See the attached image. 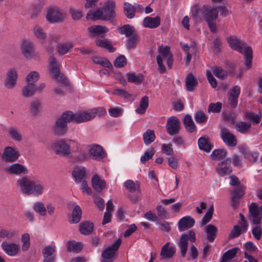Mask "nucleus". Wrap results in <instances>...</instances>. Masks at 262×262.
<instances>
[{
	"mask_svg": "<svg viewBox=\"0 0 262 262\" xmlns=\"http://www.w3.org/2000/svg\"><path fill=\"white\" fill-rule=\"evenodd\" d=\"M15 185L21 193L28 195L39 196L45 190L43 184L35 182L28 176L19 178L17 180Z\"/></svg>",
	"mask_w": 262,
	"mask_h": 262,
	"instance_id": "obj_1",
	"label": "nucleus"
},
{
	"mask_svg": "<svg viewBox=\"0 0 262 262\" xmlns=\"http://www.w3.org/2000/svg\"><path fill=\"white\" fill-rule=\"evenodd\" d=\"M80 144L75 140L62 139L52 143L51 149L55 154L64 157L72 156L73 152H78Z\"/></svg>",
	"mask_w": 262,
	"mask_h": 262,
	"instance_id": "obj_2",
	"label": "nucleus"
},
{
	"mask_svg": "<svg viewBox=\"0 0 262 262\" xmlns=\"http://www.w3.org/2000/svg\"><path fill=\"white\" fill-rule=\"evenodd\" d=\"M227 41L231 49L236 50L244 55L245 65L248 68H250L252 59V50L250 46H248L244 41L239 39L230 37Z\"/></svg>",
	"mask_w": 262,
	"mask_h": 262,
	"instance_id": "obj_3",
	"label": "nucleus"
},
{
	"mask_svg": "<svg viewBox=\"0 0 262 262\" xmlns=\"http://www.w3.org/2000/svg\"><path fill=\"white\" fill-rule=\"evenodd\" d=\"M74 119V114L71 111H67L63 113L58 118L52 128L53 133L59 136H64L68 131L67 123Z\"/></svg>",
	"mask_w": 262,
	"mask_h": 262,
	"instance_id": "obj_4",
	"label": "nucleus"
},
{
	"mask_svg": "<svg viewBox=\"0 0 262 262\" xmlns=\"http://www.w3.org/2000/svg\"><path fill=\"white\" fill-rule=\"evenodd\" d=\"M188 241L191 243H194L196 241L195 233L193 230H189L187 233H182L179 239L178 246L180 249L181 257L182 258L186 256Z\"/></svg>",
	"mask_w": 262,
	"mask_h": 262,
	"instance_id": "obj_5",
	"label": "nucleus"
},
{
	"mask_svg": "<svg viewBox=\"0 0 262 262\" xmlns=\"http://www.w3.org/2000/svg\"><path fill=\"white\" fill-rule=\"evenodd\" d=\"M66 14L58 6H51L48 8L46 19L50 23H59L64 21Z\"/></svg>",
	"mask_w": 262,
	"mask_h": 262,
	"instance_id": "obj_6",
	"label": "nucleus"
},
{
	"mask_svg": "<svg viewBox=\"0 0 262 262\" xmlns=\"http://www.w3.org/2000/svg\"><path fill=\"white\" fill-rule=\"evenodd\" d=\"M115 3L113 1H107L101 9H99V20H108L116 16L114 10Z\"/></svg>",
	"mask_w": 262,
	"mask_h": 262,
	"instance_id": "obj_7",
	"label": "nucleus"
},
{
	"mask_svg": "<svg viewBox=\"0 0 262 262\" xmlns=\"http://www.w3.org/2000/svg\"><path fill=\"white\" fill-rule=\"evenodd\" d=\"M21 53L26 59H39V53L35 51L34 43L28 40L23 41L21 45Z\"/></svg>",
	"mask_w": 262,
	"mask_h": 262,
	"instance_id": "obj_8",
	"label": "nucleus"
},
{
	"mask_svg": "<svg viewBox=\"0 0 262 262\" xmlns=\"http://www.w3.org/2000/svg\"><path fill=\"white\" fill-rule=\"evenodd\" d=\"M249 210V219L251 223L253 225L260 224L262 219V206H259L257 203H252Z\"/></svg>",
	"mask_w": 262,
	"mask_h": 262,
	"instance_id": "obj_9",
	"label": "nucleus"
},
{
	"mask_svg": "<svg viewBox=\"0 0 262 262\" xmlns=\"http://www.w3.org/2000/svg\"><path fill=\"white\" fill-rule=\"evenodd\" d=\"M3 170L9 175H25L29 172L26 166L18 163H12L4 167Z\"/></svg>",
	"mask_w": 262,
	"mask_h": 262,
	"instance_id": "obj_10",
	"label": "nucleus"
},
{
	"mask_svg": "<svg viewBox=\"0 0 262 262\" xmlns=\"http://www.w3.org/2000/svg\"><path fill=\"white\" fill-rule=\"evenodd\" d=\"M20 155L18 150L13 147L6 146L4 148L2 159L7 163H13L19 158Z\"/></svg>",
	"mask_w": 262,
	"mask_h": 262,
	"instance_id": "obj_11",
	"label": "nucleus"
},
{
	"mask_svg": "<svg viewBox=\"0 0 262 262\" xmlns=\"http://www.w3.org/2000/svg\"><path fill=\"white\" fill-rule=\"evenodd\" d=\"M180 121L177 117L171 116L168 118L166 125V131L170 136H176L179 134Z\"/></svg>",
	"mask_w": 262,
	"mask_h": 262,
	"instance_id": "obj_12",
	"label": "nucleus"
},
{
	"mask_svg": "<svg viewBox=\"0 0 262 262\" xmlns=\"http://www.w3.org/2000/svg\"><path fill=\"white\" fill-rule=\"evenodd\" d=\"M201 14L206 22L215 20L217 18V8H211L208 5H203L201 10Z\"/></svg>",
	"mask_w": 262,
	"mask_h": 262,
	"instance_id": "obj_13",
	"label": "nucleus"
},
{
	"mask_svg": "<svg viewBox=\"0 0 262 262\" xmlns=\"http://www.w3.org/2000/svg\"><path fill=\"white\" fill-rule=\"evenodd\" d=\"M98 112V110L97 108H94L91 110L76 113L74 114L73 120L77 123L89 121L94 118Z\"/></svg>",
	"mask_w": 262,
	"mask_h": 262,
	"instance_id": "obj_14",
	"label": "nucleus"
},
{
	"mask_svg": "<svg viewBox=\"0 0 262 262\" xmlns=\"http://www.w3.org/2000/svg\"><path fill=\"white\" fill-rule=\"evenodd\" d=\"M97 1L86 0L85 8L91 9L86 16L87 20H96L98 19V8L97 7Z\"/></svg>",
	"mask_w": 262,
	"mask_h": 262,
	"instance_id": "obj_15",
	"label": "nucleus"
},
{
	"mask_svg": "<svg viewBox=\"0 0 262 262\" xmlns=\"http://www.w3.org/2000/svg\"><path fill=\"white\" fill-rule=\"evenodd\" d=\"M220 136L227 146L234 147L237 145V141L235 135L227 128L224 127L221 129Z\"/></svg>",
	"mask_w": 262,
	"mask_h": 262,
	"instance_id": "obj_16",
	"label": "nucleus"
},
{
	"mask_svg": "<svg viewBox=\"0 0 262 262\" xmlns=\"http://www.w3.org/2000/svg\"><path fill=\"white\" fill-rule=\"evenodd\" d=\"M159 52L160 55L157 56V61L161 73H163L165 72L166 69L163 63L161 56L164 58H167L171 54H170V48L167 46L160 47L159 48Z\"/></svg>",
	"mask_w": 262,
	"mask_h": 262,
	"instance_id": "obj_17",
	"label": "nucleus"
},
{
	"mask_svg": "<svg viewBox=\"0 0 262 262\" xmlns=\"http://www.w3.org/2000/svg\"><path fill=\"white\" fill-rule=\"evenodd\" d=\"M231 160L230 158L226 159L220 163L216 170L218 174L221 176H224L226 174H229L232 172V168L230 166Z\"/></svg>",
	"mask_w": 262,
	"mask_h": 262,
	"instance_id": "obj_18",
	"label": "nucleus"
},
{
	"mask_svg": "<svg viewBox=\"0 0 262 262\" xmlns=\"http://www.w3.org/2000/svg\"><path fill=\"white\" fill-rule=\"evenodd\" d=\"M49 63L50 72L52 74L53 77L57 80H60V78L62 76L60 75L59 65L56 59L54 56H51L49 58Z\"/></svg>",
	"mask_w": 262,
	"mask_h": 262,
	"instance_id": "obj_19",
	"label": "nucleus"
},
{
	"mask_svg": "<svg viewBox=\"0 0 262 262\" xmlns=\"http://www.w3.org/2000/svg\"><path fill=\"white\" fill-rule=\"evenodd\" d=\"M121 244L120 239H117L112 245L106 248L102 253V258H113L116 254V251L120 247Z\"/></svg>",
	"mask_w": 262,
	"mask_h": 262,
	"instance_id": "obj_20",
	"label": "nucleus"
},
{
	"mask_svg": "<svg viewBox=\"0 0 262 262\" xmlns=\"http://www.w3.org/2000/svg\"><path fill=\"white\" fill-rule=\"evenodd\" d=\"M170 242H167L162 246L160 252L162 259H170L175 255L176 248L174 246L170 247Z\"/></svg>",
	"mask_w": 262,
	"mask_h": 262,
	"instance_id": "obj_21",
	"label": "nucleus"
},
{
	"mask_svg": "<svg viewBox=\"0 0 262 262\" xmlns=\"http://www.w3.org/2000/svg\"><path fill=\"white\" fill-rule=\"evenodd\" d=\"M195 223L194 220L190 216H186L181 219L178 222V228L183 231L191 228Z\"/></svg>",
	"mask_w": 262,
	"mask_h": 262,
	"instance_id": "obj_22",
	"label": "nucleus"
},
{
	"mask_svg": "<svg viewBox=\"0 0 262 262\" xmlns=\"http://www.w3.org/2000/svg\"><path fill=\"white\" fill-rule=\"evenodd\" d=\"M1 246L5 253L10 256H15L19 251V247L16 244L5 242L2 243Z\"/></svg>",
	"mask_w": 262,
	"mask_h": 262,
	"instance_id": "obj_23",
	"label": "nucleus"
},
{
	"mask_svg": "<svg viewBox=\"0 0 262 262\" xmlns=\"http://www.w3.org/2000/svg\"><path fill=\"white\" fill-rule=\"evenodd\" d=\"M160 23L161 19L158 16L155 17L146 16L144 18L142 25L145 28L154 29L158 27Z\"/></svg>",
	"mask_w": 262,
	"mask_h": 262,
	"instance_id": "obj_24",
	"label": "nucleus"
},
{
	"mask_svg": "<svg viewBox=\"0 0 262 262\" xmlns=\"http://www.w3.org/2000/svg\"><path fill=\"white\" fill-rule=\"evenodd\" d=\"M72 174L75 182L79 183L83 181L86 176V169L84 167L77 166L74 168Z\"/></svg>",
	"mask_w": 262,
	"mask_h": 262,
	"instance_id": "obj_25",
	"label": "nucleus"
},
{
	"mask_svg": "<svg viewBox=\"0 0 262 262\" xmlns=\"http://www.w3.org/2000/svg\"><path fill=\"white\" fill-rule=\"evenodd\" d=\"M17 78V72L14 69H11L9 70L5 82L6 86L8 89L13 88L16 83Z\"/></svg>",
	"mask_w": 262,
	"mask_h": 262,
	"instance_id": "obj_26",
	"label": "nucleus"
},
{
	"mask_svg": "<svg viewBox=\"0 0 262 262\" xmlns=\"http://www.w3.org/2000/svg\"><path fill=\"white\" fill-rule=\"evenodd\" d=\"M198 85V81L196 78L192 73H189L185 78L186 91L189 92H193L196 89Z\"/></svg>",
	"mask_w": 262,
	"mask_h": 262,
	"instance_id": "obj_27",
	"label": "nucleus"
},
{
	"mask_svg": "<svg viewBox=\"0 0 262 262\" xmlns=\"http://www.w3.org/2000/svg\"><path fill=\"white\" fill-rule=\"evenodd\" d=\"M244 194V188L242 186H237L234 189L232 194V206L234 208L237 207L239 200Z\"/></svg>",
	"mask_w": 262,
	"mask_h": 262,
	"instance_id": "obj_28",
	"label": "nucleus"
},
{
	"mask_svg": "<svg viewBox=\"0 0 262 262\" xmlns=\"http://www.w3.org/2000/svg\"><path fill=\"white\" fill-rule=\"evenodd\" d=\"M72 205L74 206V207L72 211V214L70 218L69 219V221L71 224L78 223L81 220L82 215V210L80 206L78 205H75V203H72Z\"/></svg>",
	"mask_w": 262,
	"mask_h": 262,
	"instance_id": "obj_29",
	"label": "nucleus"
},
{
	"mask_svg": "<svg viewBox=\"0 0 262 262\" xmlns=\"http://www.w3.org/2000/svg\"><path fill=\"white\" fill-rule=\"evenodd\" d=\"M93 229V223L89 221L81 222L79 226V231L83 235L91 234L92 233Z\"/></svg>",
	"mask_w": 262,
	"mask_h": 262,
	"instance_id": "obj_30",
	"label": "nucleus"
},
{
	"mask_svg": "<svg viewBox=\"0 0 262 262\" xmlns=\"http://www.w3.org/2000/svg\"><path fill=\"white\" fill-rule=\"evenodd\" d=\"M183 123L188 133H192L196 130V126L190 115L187 114L185 116Z\"/></svg>",
	"mask_w": 262,
	"mask_h": 262,
	"instance_id": "obj_31",
	"label": "nucleus"
},
{
	"mask_svg": "<svg viewBox=\"0 0 262 262\" xmlns=\"http://www.w3.org/2000/svg\"><path fill=\"white\" fill-rule=\"evenodd\" d=\"M238 250V248L235 247L227 250L223 255L220 262L232 261L231 259L235 256Z\"/></svg>",
	"mask_w": 262,
	"mask_h": 262,
	"instance_id": "obj_32",
	"label": "nucleus"
},
{
	"mask_svg": "<svg viewBox=\"0 0 262 262\" xmlns=\"http://www.w3.org/2000/svg\"><path fill=\"white\" fill-rule=\"evenodd\" d=\"M205 232L207 234L208 241L209 242H213L217 233V228L212 224H209L206 227Z\"/></svg>",
	"mask_w": 262,
	"mask_h": 262,
	"instance_id": "obj_33",
	"label": "nucleus"
},
{
	"mask_svg": "<svg viewBox=\"0 0 262 262\" xmlns=\"http://www.w3.org/2000/svg\"><path fill=\"white\" fill-rule=\"evenodd\" d=\"M59 81L60 84L55 88V91L57 94L63 95L69 90V81L66 78L62 77H61L60 80Z\"/></svg>",
	"mask_w": 262,
	"mask_h": 262,
	"instance_id": "obj_34",
	"label": "nucleus"
},
{
	"mask_svg": "<svg viewBox=\"0 0 262 262\" xmlns=\"http://www.w3.org/2000/svg\"><path fill=\"white\" fill-rule=\"evenodd\" d=\"M41 109V103L38 100H33L31 101L30 106V113L32 116L38 115Z\"/></svg>",
	"mask_w": 262,
	"mask_h": 262,
	"instance_id": "obj_35",
	"label": "nucleus"
},
{
	"mask_svg": "<svg viewBox=\"0 0 262 262\" xmlns=\"http://www.w3.org/2000/svg\"><path fill=\"white\" fill-rule=\"evenodd\" d=\"M73 48V45L71 42H64L58 45L57 49L58 53L61 55H64L70 52Z\"/></svg>",
	"mask_w": 262,
	"mask_h": 262,
	"instance_id": "obj_36",
	"label": "nucleus"
},
{
	"mask_svg": "<svg viewBox=\"0 0 262 262\" xmlns=\"http://www.w3.org/2000/svg\"><path fill=\"white\" fill-rule=\"evenodd\" d=\"M251 127V123L250 122H246L244 121L237 122L235 125V128L236 130L242 133L246 134L249 132Z\"/></svg>",
	"mask_w": 262,
	"mask_h": 262,
	"instance_id": "obj_37",
	"label": "nucleus"
},
{
	"mask_svg": "<svg viewBox=\"0 0 262 262\" xmlns=\"http://www.w3.org/2000/svg\"><path fill=\"white\" fill-rule=\"evenodd\" d=\"M99 47L104 49L110 53H113L116 51L112 41L108 39L99 38Z\"/></svg>",
	"mask_w": 262,
	"mask_h": 262,
	"instance_id": "obj_38",
	"label": "nucleus"
},
{
	"mask_svg": "<svg viewBox=\"0 0 262 262\" xmlns=\"http://www.w3.org/2000/svg\"><path fill=\"white\" fill-rule=\"evenodd\" d=\"M143 138L144 143L149 145L154 142L156 139L155 132L152 129H148L143 133Z\"/></svg>",
	"mask_w": 262,
	"mask_h": 262,
	"instance_id": "obj_39",
	"label": "nucleus"
},
{
	"mask_svg": "<svg viewBox=\"0 0 262 262\" xmlns=\"http://www.w3.org/2000/svg\"><path fill=\"white\" fill-rule=\"evenodd\" d=\"M140 37L138 34H134V35L128 37L126 40V47L128 49H135L139 41Z\"/></svg>",
	"mask_w": 262,
	"mask_h": 262,
	"instance_id": "obj_40",
	"label": "nucleus"
},
{
	"mask_svg": "<svg viewBox=\"0 0 262 262\" xmlns=\"http://www.w3.org/2000/svg\"><path fill=\"white\" fill-rule=\"evenodd\" d=\"M148 98L147 96L143 97L140 101V106L136 111L139 114H143L145 113L148 106Z\"/></svg>",
	"mask_w": 262,
	"mask_h": 262,
	"instance_id": "obj_41",
	"label": "nucleus"
},
{
	"mask_svg": "<svg viewBox=\"0 0 262 262\" xmlns=\"http://www.w3.org/2000/svg\"><path fill=\"white\" fill-rule=\"evenodd\" d=\"M33 209L41 216H46L47 214L46 207L41 202H36L33 205Z\"/></svg>",
	"mask_w": 262,
	"mask_h": 262,
	"instance_id": "obj_42",
	"label": "nucleus"
},
{
	"mask_svg": "<svg viewBox=\"0 0 262 262\" xmlns=\"http://www.w3.org/2000/svg\"><path fill=\"white\" fill-rule=\"evenodd\" d=\"M198 145L200 149L206 152H209L212 148V146L209 144L208 139L203 137L199 139Z\"/></svg>",
	"mask_w": 262,
	"mask_h": 262,
	"instance_id": "obj_43",
	"label": "nucleus"
},
{
	"mask_svg": "<svg viewBox=\"0 0 262 262\" xmlns=\"http://www.w3.org/2000/svg\"><path fill=\"white\" fill-rule=\"evenodd\" d=\"M35 91L36 88L35 85L28 83V84L23 88L22 94L25 97H29L33 96Z\"/></svg>",
	"mask_w": 262,
	"mask_h": 262,
	"instance_id": "obj_44",
	"label": "nucleus"
},
{
	"mask_svg": "<svg viewBox=\"0 0 262 262\" xmlns=\"http://www.w3.org/2000/svg\"><path fill=\"white\" fill-rule=\"evenodd\" d=\"M126 77L129 82L140 83L144 79V76L142 74L136 75L135 73H127Z\"/></svg>",
	"mask_w": 262,
	"mask_h": 262,
	"instance_id": "obj_45",
	"label": "nucleus"
},
{
	"mask_svg": "<svg viewBox=\"0 0 262 262\" xmlns=\"http://www.w3.org/2000/svg\"><path fill=\"white\" fill-rule=\"evenodd\" d=\"M82 248V244L80 242L69 241L68 243L67 248L70 252L78 253Z\"/></svg>",
	"mask_w": 262,
	"mask_h": 262,
	"instance_id": "obj_46",
	"label": "nucleus"
},
{
	"mask_svg": "<svg viewBox=\"0 0 262 262\" xmlns=\"http://www.w3.org/2000/svg\"><path fill=\"white\" fill-rule=\"evenodd\" d=\"M135 28L129 25H124L120 28V33L124 34L126 37H129L134 35V34H137L135 33Z\"/></svg>",
	"mask_w": 262,
	"mask_h": 262,
	"instance_id": "obj_47",
	"label": "nucleus"
},
{
	"mask_svg": "<svg viewBox=\"0 0 262 262\" xmlns=\"http://www.w3.org/2000/svg\"><path fill=\"white\" fill-rule=\"evenodd\" d=\"M124 185L130 192H135L136 189L140 191V184L138 182L135 183L133 180H128L124 183Z\"/></svg>",
	"mask_w": 262,
	"mask_h": 262,
	"instance_id": "obj_48",
	"label": "nucleus"
},
{
	"mask_svg": "<svg viewBox=\"0 0 262 262\" xmlns=\"http://www.w3.org/2000/svg\"><path fill=\"white\" fill-rule=\"evenodd\" d=\"M124 5V11L126 16L129 19L134 17L135 11L134 10V5H132L127 2H125Z\"/></svg>",
	"mask_w": 262,
	"mask_h": 262,
	"instance_id": "obj_49",
	"label": "nucleus"
},
{
	"mask_svg": "<svg viewBox=\"0 0 262 262\" xmlns=\"http://www.w3.org/2000/svg\"><path fill=\"white\" fill-rule=\"evenodd\" d=\"M227 150L225 149H217L214 150L211 155L213 160H221L226 157Z\"/></svg>",
	"mask_w": 262,
	"mask_h": 262,
	"instance_id": "obj_50",
	"label": "nucleus"
},
{
	"mask_svg": "<svg viewBox=\"0 0 262 262\" xmlns=\"http://www.w3.org/2000/svg\"><path fill=\"white\" fill-rule=\"evenodd\" d=\"M9 135L14 140L20 141L22 139L19 131L15 127H10L8 129Z\"/></svg>",
	"mask_w": 262,
	"mask_h": 262,
	"instance_id": "obj_51",
	"label": "nucleus"
},
{
	"mask_svg": "<svg viewBox=\"0 0 262 262\" xmlns=\"http://www.w3.org/2000/svg\"><path fill=\"white\" fill-rule=\"evenodd\" d=\"M195 122L198 124L205 123L208 119L207 115L202 111H198L194 115Z\"/></svg>",
	"mask_w": 262,
	"mask_h": 262,
	"instance_id": "obj_52",
	"label": "nucleus"
},
{
	"mask_svg": "<svg viewBox=\"0 0 262 262\" xmlns=\"http://www.w3.org/2000/svg\"><path fill=\"white\" fill-rule=\"evenodd\" d=\"M34 33L36 38L40 41H43L47 35L43 30L39 26L36 25L34 28Z\"/></svg>",
	"mask_w": 262,
	"mask_h": 262,
	"instance_id": "obj_53",
	"label": "nucleus"
},
{
	"mask_svg": "<svg viewBox=\"0 0 262 262\" xmlns=\"http://www.w3.org/2000/svg\"><path fill=\"white\" fill-rule=\"evenodd\" d=\"M89 154L91 157L94 160L98 159V145L92 144L88 147Z\"/></svg>",
	"mask_w": 262,
	"mask_h": 262,
	"instance_id": "obj_54",
	"label": "nucleus"
},
{
	"mask_svg": "<svg viewBox=\"0 0 262 262\" xmlns=\"http://www.w3.org/2000/svg\"><path fill=\"white\" fill-rule=\"evenodd\" d=\"M241 151L244 155L245 158L248 159L249 161H253V162H255L257 161L258 157V152H253L250 153L246 149H242Z\"/></svg>",
	"mask_w": 262,
	"mask_h": 262,
	"instance_id": "obj_55",
	"label": "nucleus"
},
{
	"mask_svg": "<svg viewBox=\"0 0 262 262\" xmlns=\"http://www.w3.org/2000/svg\"><path fill=\"white\" fill-rule=\"evenodd\" d=\"M222 107V104L220 102L216 103H211L209 104L208 107V112H212L214 113H219L221 112Z\"/></svg>",
	"mask_w": 262,
	"mask_h": 262,
	"instance_id": "obj_56",
	"label": "nucleus"
},
{
	"mask_svg": "<svg viewBox=\"0 0 262 262\" xmlns=\"http://www.w3.org/2000/svg\"><path fill=\"white\" fill-rule=\"evenodd\" d=\"M155 151L154 148H150L148 150L146 151L142 156L140 158L141 162L144 164L146 161L151 159L152 156L154 155Z\"/></svg>",
	"mask_w": 262,
	"mask_h": 262,
	"instance_id": "obj_57",
	"label": "nucleus"
},
{
	"mask_svg": "<svg viewBox=\"0 0 262 262\" xmlns=\"http://www.w3.org/2000/svg\"><path fill=\"white\" fill-rule=\"evenodd\" d=\"M21 242L23 243L22 245V250L23 251H27L28 250L30 246V236L28 233L24 234L21 236Z\"/></svg>",
	"mask_w": 262,
	"mask_h": 262,
	"instance_id": "obj_58",
	"label": "nucleus"
},
{
	"mask_svg": "<svg viewBox=\"0 0 262 262\" xmlns=\"http://www.w3.org/2000/svg\"><path fill=\"white\" fill-rule=\"evenodd\" d=\"M213 206H211L208 211L206 213L204 217L201 221L202 225H205L208 223L212 219V214L213 212Z\"/></svg>",
	"mask_w": 262,
	"mask_h": 262,
	"instance_id": "obj_59",
	"label": "nucleus"
},
{
	"mask_svg": "<svg viewBox=\"0 0 262 262\" xmlns=\"http://www.w3.org/2000/svg\"><path fill=\"white\" fill-rule=\"evenodd\" d=\"M39 78L38 72L36 71L31 72L27 76L26 80L28 83L34 84Z\"/></svg>",
	"mask_w": 262,
	"mask_h": 262,
	"instance_id": "obj_60",
	"label": "nucleus"
},
{
	"mask_svg": "<svg viewBox=\"0 0 262 262\" xmlns=\"http://www.w3.org/2000/svg\"><path fill=\"white\" fill-rule=\"evenodd\" d=\"M116 68H122L126 64V59L124 55H121L116 58L114 62Z\"/></svg>",
	"mask_w": 262,
	"mask_h": 262,
	"instance_id": "obj_61",
	"label": "nucleus"
},
{
	"mask_svg": "<svg viewBox=\"0 0 262 262\" xmlns=\"http://www.w3.org/2000/svg\"><path fill=\"white\" fill-rule=\"evenodd\" d=\"M56 247L54 245H48L46 246L42 250L43 256H55Z\"/></svg>",
	"mask_w": 262,
	"mask_h": 262,
	"instance_id": "obj_62",
	"label": "nucleus"
},
{
	"mask_svg": "<svg viewBox=\"0 0 262 262\" xmlns=\"http://www.w3.org/2000/svg\"><path fill=\"white\" fill-rule=\"evenodd\" d=\"M213 74L218 78L224 79L227 76V72L219 67H215L213 70Z\"/></svg>",
	"mask_w": 262,
	"mask_h": 262,
	"instance_id": "obj_63",
	"label": "nucleus"
},
{
	"mask_svg": "<svg viewBox=\"0 0 262 262\" xmlns=\"http://www.w3.org/2000/svg\"><path fill=\"white\" fill-rule=\"evenodd\" d=\"M15 235V232L13 230L2 229L0 231V237L7 239L12 238Z\"/></svg>",
	"mask_w": 262,
	"mask_h": 262,
	"instance_id": "obj_64",
	"label": "nucleus"
}]
</instances>
